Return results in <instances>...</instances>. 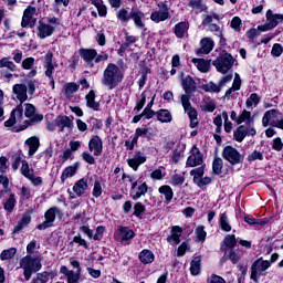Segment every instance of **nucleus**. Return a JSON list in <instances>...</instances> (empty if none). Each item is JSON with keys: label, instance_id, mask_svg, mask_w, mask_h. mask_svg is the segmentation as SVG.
<instances>
[{"label": "nucleus", "instance_id": "nucleus-1", "mask_svg": "<svg viewBox=\"0 0 283 283\" xmlns=\"http://www.w3.org/2000/svg\"><path fill=\"white\" fill-rule=\"evenodd\" d=\"M36 113V107L32 104H25L24 116L31 118L30 120H23V104H19L10 115V118L4 122V127H9L10 132L19 134V132H24L30 125L41 123L43 120V115Z\"/></svg>", "mask_w": 283, "mask_h": 283}, {"label": "nucleus", "instance_id": "nucleus-2", "mask_svg": "<svg viewBox=\"0 0 283 283\" xmlns=\"http://www.w3.org/2000/svg\"><path fill=\"white\" fill-rule=\"evenodd\" d=\"M123 78H125V76L120 67L114 63H108L103 72L101 83L108 90H116V87L123 83Z\"/></svg>", "mask_w": 283, "mask_h": 283}, {"label": "nucleus", "instance_id": "nucleus-3", "mask_svg": "<svg viewBox=\"0 0 283 283\" xmlns=\"http://www.w3.org/2000/svg\"><path fill=\"white\" fill-rule=\"evenodd\" d=\"M41 255L27 254L20 260V269H23L24 280L30 282L33 273H39L43 269Z\"/></svg>", "mask_w": 283, "mask_h": 283}, {"label": "nucleus", "instance_id": "nucleus-4", "mask_svg": "<svg viewBox=\"0 0 283 283\" xmlns=\"http://www.w3.org/2000/svg\"><path fill=\"white\" fill-rule=\"evenodd\" d=\"M235 63L233 55L227 51H222L219 56L212 62V65L216 66L217 72L220 74H227L229 70H232Z\"/></svg>", "mask_w": 283, "mask_h": 283}, {"label": "nucleus", "instance_id": "nucleus-5", "mask_svg": "<svg viewBox=\"0 0 283 283\" xmlns=\"http://www.w3.org/2000/svg\"><path fill=\"white\" fill-rule=\"evenodd\" d=\"M180 103L184 107V112L187 114L190 120L191 129H195V127H198V111L191 106V96L188 94H182L180 96Z\"/></svg>", "mask_w": 283, "mask_h": 283}, {"label": "nucleus", "instance_id": "nucleus-6", "mask_svg": "<svg viewBox=\"0 0 283 283\" xmlns=\"http://www.w3.org/2000/svg\"><path fill=\"white\" fill-rule=\"evenodd\" d=\"M54 60V51L49 50L46 54L44 55L43 60V67H44V74L49 78V84L51 85L52 90H54V69L59 67V64L53 62Z\"/></svg>", "mask_w": 283, "mask_h": 283}, {"label": "nucleus", "instance_id": "nucleus-7", "mask_svg": "<svg viewBox=\"0 0 283 283\" xmlns=\"http://www.w3.org/2000/svg\"><path fill=\"white\" fill-rule=\"evenodd\" d=\"M222 158L230 163V165H242L244 163V156L233 146H226L223 148Z\"/></svg>", "mask_w": 283, "mask_h": 283}, {"label": "nucleus", "instance_id": "nucleus-8", "mask_svg": "<svg viewBox=\"0 0 283 283\" xmlns=\"http://www.w3.org/2000/svg\"><path fill=\"white\" fill-rule=\"evenodd\" d=\"M157 7L159 10H155L150 14V20H153L154 23H163V21L170 19L171 15L169 13V6L167 4V1L158 2Z\"/></svg>", "mask_w": 283, "mask_h": 283}, {"label": "nucleus", "instance_id": "nucleus-9", "mask_svg": "<svg viewBox=\"0 0 283 283\" xmlns=\"http://www.w3.org/2000/svg\"><path fill=\"white\" fill-rule=\"evenodd\" d=\"M21 165L22 166L20 168V171L22 176H24V178L30 180L33 187H41V185H43V178L34 174V169L30 168V164H28L27 160H22Z\"/></svg>", "mask_w": 283, "mask_h": 283}, {"label": "nucleus", "instance_id": "nucleus-10", "mask_svg": "<svg viewBox=\"0 0 283 283\" xmlns=\"http://www.w3.org/2000/svg\"><path fill=\"white\" fill-rule=\"evenodd\" d=\"M190 176L193 177V182L197 187H205L207 185H211V177H202L205 176V166L199 168H195L190 171Z\"/></svg>", "mask_w": 283, "mask_h": 283}, {"label": "nucleus", "instance_id": "nucleus-11", "mask_svg": "<svg viewBox=\"0 0 283 283\" xmlns=\"http://www.w3.org/2000/svg\"><path fill=\"white\" fill-rule=\"evenodd\" d=\"M56 213H61L57 207L50 208L45 213V221L38 226L39 231H45V229H50L52 224H54V220H56Z\"/></svg>", "mask_w": 283, "mask_h": 283}, {"label": "nucleus", "instance_id": "nucleus-12", "mask_svg": "<svg viewBox=\"0 0 283 283\" xmlns=\"http://www.w3.org/2000/svg\"><path fill=\"white\" fill-rule=\"evenodd\" d=\"M134 230L129 229L128 227H119L115 232V240L122 244H129V242L134 240Z\"/></svg>", "mask_w": 283, "mask_h": 283}, {"label": "nucleus", "instance_id": "nucleus-13", "mask_svg": "<svg viewBox=\"0 0 283 283\" xmlns=\"http://www.w3.org/2000/svg\"><path fill=\"white\" fill-rule=\"evenodd\" d=\"M271 266V262L258 259L251 266V280L258 282V274L263 273Z\"/></svg>", "mask_w": 283, "mask_h": 283}, {"label": "nucleus", "instance_id": "nucleus-14", "mask_svg": "<svg viewBox=\"0 0 283 283\" xmlns=\"http://www.w3.org/2000/svg\"><path fill=\"white\" fill-rule=\"evenodd\" d=\"M148 190L149 187L147 186V182H143L138 186V181H134L130 188L132 200H140V198H143V196H145Z\"/></svg>", "mask_w": 283, "mask_h": 283}, {"label": "nucleus", "instance_id": "nucleus-15", "mask_svg": "<svg viewBox=\"0 0 283 283\" xmlns=\"http://www.w3.org/2000/svg\"><path fill=\"white\" fill-rule=\"evenodd\" d=\"M265 23L258 27L260 32H269L271 30H275L277 28V22L275 20V13L271 9H269L265 13Z\"/></svg>", "mask_w": 283, "mask_h": 283}, {"label": "nucleus", "instance_id": "nucleus-16", "mask_svg": "<svg viewBox=\"0 0 283 283\" xmlns=\"http://www.w3.org/2000/svg\"><path fill=\"white\" fill-rule=\"evenodd\" d=\"M87 189H90L87 179L82 178L74 184L73 192L70 191V198H72V200H74V198H81V196H83Z\"/></svg>", "mask_w": 283, "mask_h": 283}, {"label": "nucleus", "instance_id": "nucleus-17", "mask_svg": "<svg viewBox=\"0 0 283 283\" xmlns=\"http://www.w3.org/2000/svg\"><path fill=\"white\" fill-rule=\"evenodd\" d=\"M127 163H128V166L132 169H134V171H138V167L147 163V156H145V153H142L140 150H136L133 157L127 159Z\"/></svg>", "mask_w": 283, "mask_h": 283}, {"label": "nucleus", "instance_id": "nucleus-18", "mask_svg": "<svg viewBox=\"0 0 283 283\" xmlns=\"http://www.w3.org/2000/svg\"><path fill=\"white\" fill-rule=\"evenodd\" d=\"M78 54L83 59L86 67H94V61L96 59V49H80Z\"/></svg>", "mask_w": 283, "mask_h": 283}, {"label": "nucleus", "instance_id": "nucleus-19", "mask_svg": "<svg viewBox=\"0 0 283 283\" xmlns=\"http://www.w3.org/2000/svg\"><path fill=\"white\" fill-rule=\"evenodd\" d=\"M12 92L15 97L13 99L19 101L20 105H23L28 101V85L25 84H14Z\"/></svg>", "mask_w": 283, "mask_h": 283}, {"label": "nucleus", "instance_id": "nucleus-20", "mask_svg": "<svg viewBox=\"0 0 283 283\" xmlns=\"http://www.w3.org/2000/svg\"><path fill=\"white\" fill-rule=\"evenodd\" d=\"M88 151L93 154V156H102L103 154V139L98 135L92 136L88 142Z\"/></svg>", "mask_w": 283, "mask_h": 283}, {"label": "nucleus", "instance_id": "nucleus-21", "mask_svg": "<svg viewBox=\"0 0 283 283\" xmlns=\"http://www.w3.org/2000/svg\"><path fill=\"white\" fill-rule=\"evenodd\" d=\"M202 164V153L198 149L197 146H193L190 156L187 158L186 166L187 167H198Z\"/></svg>", "mask_w": 283, "mask_h": 283}, {"label": "nucleus", "instance_id": "nucleus-22", "mask_svg": "<svg viewBox=\"0 0 283 283\" xmlns=\"http://www.w3.org/2000/svg\"><path fill=\"white\" fill-rule=\"evenodd\" d=\"M55 125L59 128V132H65V129H73L74 119L70 118L66 115H60L55 118Z\"/></svg>", "mask_w": 283, "mask_h": 283}, {"label": "nucleus", "instance_id": "nucleus-23", "mask_svg": "<svg viewBox=\"0 0 283 283\" xmlns=\"http://www.w3.org/2000/svg\"><path fill=\"white\" fill-rule=\"evenodd\" d=\"M54 34V25H50L44 21L38 22V33L39 39H48V36H52Z\"/></svg>", "mask_w": 283, "mask_h": 283}, {"label": "nucleus", "instance_id": "nucleus-24", "mask_svg": "<svg viewBox=\"0 0 283 283\" xmlns=\"http://www.w3.org/2000/svg\"><path fill=\"white\" fill-rule=\"evenodd\" d=\"M60 273L65 275L67 283H78L81 282V272H74L73 270L67 269V266L62 265L60 268Z\"/></svg>", "mask_w": 283, "mask_h": 283}, {"label": "nucleus", "instance_id": "nucleus-25", "mask_svg": "<svg viewBox=\"0 0 283 283\" xmlns=\"http://www.w3.org/2000/svg\"><path fill=\"white\" fill-rule=\"evenodd\" d=\"M25 147L29 148V157L32 158L41 147V140L36 136H32L24 142Z\"/></svg>", "mask_w": 283, "mask_h": 283}, {"label": "nucleus", "instance_id": "nucleus-26", "mask_svg": "<svg viewBox=\"0 0 283 283\" xmlns=\"http://www.w3.org/2000/svg\"><path fill=\"white\" fill-rule=\"evenodd\" d=\"M130 19H133L134 23H135V28H137V30H146L145 28V22H143V20L145 19V13H143V11L138 10V9H133L130 11Z\"/></svg>", "mask_w": 283, "mask_h": 283}, {"label": "nucleus", "instance_id": "nucleus-27", "mask_svg": "<svg viewBox=\"0 0 283 283\" xmlns=\"http://www.w3.org/2000/svg\"><path fill=\"white\" fill-rule=\"evenodd\" d=\"M85 101H86V107H88V109H93V112H101V103L96 102V92L91 90L85 95Z\"/></svg>", "mask_w": 283, "mask_h": 283}, {"label": "nucleus", "instance_id": "nucleus-28", "mask_svg": "<svg viewBox=\"0 0 283 283\" xmlns=\"http://www.w3.org/2000/svg\"><path fill=\"white\" fill-rule=\"evenodd\" d=\"M238 244V240H235V234H227L221 242V251L227 252L233 249H235V245Z\"/></svg>", "mask_w": 283, "mask_h": 283}, {"label": "nucleus", "instance_id": "nucleus-29", "mask_svg": "<svg viewBox=\"0 0 283 283\" xmlns=\"http://www.w3.org/2000/svg\"><path fill=\"white\" fill-rule=\"evenodd\" d=\"M199 54H210L216 45L211 38H203L200 41Z\"/></svg>", "mask_w": 283, "mask_h": 283}, {"label": "nucleus", "instance_id": "nucleus-30", "mask_svg": "<svg viewBox=\"0 0 283 283\" xmlns=\"http://www.w3.org/2000/svg\"><path fill=\"white\" fill-rule=\"evenodd\" d=\"M32 213H34L33 208H29L25 210V212L22 216L21 221L15 227V231H21V229H23L24 227H28V224H30V222H32Z\"/></svg>", "mask_w": 283, "mask_h": 283}, {"label": "nucleus", "instance_id": "nucleus-31", "mask_svg": "<svg viewBox=\"0 0 283 283\" xmlns=\"http://www.w3.org/2000/svg\"><path fill=\"white\" fill-rule=\"evenodd\" d=\"M182 235V228L179 226H174L171 228V234L167 238V241L170 244H180V238Z\"/></svg>", "mask_w": 283, "mask_h": 283}, {"label": "nucleus", "instance_id": "nucleus-32", "mask_svg": "<svg viewBox=\"0 0 283 283\" xmlns=\"http://www.w3.org/2000/svg\"><path fill=\"white\" fill-rule=\"evenodd\" d=\"M138 259L142 262V264H151V262L156 260V256L154 255V252H151V250L145 249L142 252H139Z\"/></svg>", "mask_w": 283, "mask_h": 283}, {"label": "nucleus", "instance_id": "nucleus-33", "mask_svg": "<svg viewBox=\"0 0 283 283\" xmlns=\"http://www.w3.org/2000/svg\"><path fill=\"white\" fill-rule=\"evenodd\" d=\"M187 32H189V22H179L175 25V35L177 39H185Z\"/></svg>", "mask_w": 283, "mask_h": 283}, {"label": "nucleus", "instance_id": "nucleus-34", "mask_svg": "<svg viewBox=\"0 0 283 283\" xmlns=\"http://www.w3.org/2000/svg\"><path fill=\"white\" fill-rule=\"evenodd\" d=\"M158 191L161 198H165L166 205H169L174 200V190L168 185L159 187Z\"/></svg>", "mask_w": 283, "mask_h": 283}, {"label": "nucleus", "instance_id": "nucleus-35", "mask_svg": "<svg viewBox=\"0 0 283 283\" xmlns=\"http://www.w3.org/2000/svg\"><path fill=\"white\" fill-rule=\"evenodd\" d=\"M277 114H279L277 109H270L265 112L262 118L263 127H269V125H271V123H273V120L277 118Z\"/></svg>", "mask_w": 283, "mask_h": 283}, {"label": "nucleus", "instance_id": "nucleus-36", "mask_svg": "<svg viewBox=\"0 0 283 283\" xmlns=\"http://www.w3.org/2000/svg\"><path fill=\"white\" fill-rule=\"evenodd\" d=\"M14 207H17V196L11 193L9 198H7L3 202V209L7 213H12L14 211Z\"/></svg>", "mask_w": 283, "mask_h": 283}, {"label": "nucleus", "instance_id": "nucleus-37", "mask_svg": "<svg viewBox=\"0 0 283 283\" xmlns=\"http://www.w3.org/2000/svg\"><path fill=\"white\" fill-rule=\"evenodd\" d=\"M35 9L32 7H29L28 9L24 10L21 25L22 28H28L32 21V17H34Z\"/></svg>", "mask_w": 283, "mask_h": 283}, {"label": "nucleus", "instance_id": "nucleus-38", "mask_svg": "<svg viewBox=\"0 0 283 283\" xmlns=\"http://www.w3.org/2000/svg\"><path fill=\"white\" fill-rule=\"evenodd\" d=\"M192 63H195L197 70H199V72H203L207 73L209 72L210 67H211V63H209V61L205 60V59H192Z\"/></svg>", "mask_w": 283, "mask_h": 283}, {"label": "nucleus", "instance_id": "nucleus-39", "mask_svg": "<svg viewBox=\"0 0 283 283\" xmlns=\"http://www.w3.org/2000/svg\"><path fill=\"white\" fill-rule=\"evenodd\" d=\"M202 264L201 256H195L190 263V273L191 275H200V269Z\"/></svg>", "mask_w": 283, "mask_h": 283}, {"label": "nucleus", "instance_id": "nucleus-40", "mask_svg": "<svg viewBox=\"0 0 283 283\" xmlns=\"http://www.w3.org/2000/svg\"><path fill=\"white\" fill-rule=\"evenodd\" d=\"M182 88L185 90L186 94H191L196 90V81H193V77L186 76L182 80Z\"/></svg>", "mask_w": 283, "mask_h": 283}, {"label": "nucleus", "instance_id": "nucleus-41", "mask_svg": "<svg viewBox=\"0 0 283 283\" xmlns=\"http://www.w3.org/2000/svg\"><path fill=\"white\" fill-rule=\"evenodd\" d=\"M245 123L247 125H253V118L251 117V112L243 109L238 116V125H242Z\"/></svg>", "mask_w": 283, "mask_h": 283}, {"label": "nucleus", "instance_id": "nucleus-42", "mask_svg": "<svg viewBox=\"0 0 283 283\" xmlns=\"http://www.w3.org/2000/svg\"><path fill=\"white\" fill-rule=\"evenodd\" d=\"M157 120H159L160 123H171V120H174V117L169 109H159L157 112Z\"/></svg>", "mask_w": 283, "mask_h": 283}, {"label": "nucleus", "instance_id": "nucleus-43", "mask_svg": "<svg viewBox=\"0 0 283 283\" xmlns=\"http://www.w3.org/2000/svg\"><path fill=\"white\" fill-rule=\"evenodd\" d=\"M219 224L221 231H224L226 233H229V231H231V223L229 222V217H227L226 212L220 214Z\"/></svg>", "mask_w": 283, "mask_h": 283}, {"label": "nucleus", "instance_id": "nucleus-44", "mask_svg": "<svg viewBox=\"0 0 283 283\" xmlns=\"http://www.w3.org/2000/svg\"><path fill=\"white\" fill-rule=\"evenodd\" d=\"M81 88L80 84H76L74 82H70L64 85V94L70 98L73 94H76V91Z\"/></svg>", "mask_w": 283, "mask_h": 283}, {"label": "nucleus", "instance_id": "nucleus-45", "mask_svg": "<svg viewBox=\"0 0 283 283\" xmlns=\"http://www.w3.org/2000/svg\"><path fill=\"white\" fill-rule=\"evenodd\" d=\"M258 105H260V96H258L256 93H252L245 101V106L248 109H251L253 107H258Z\"/></svg>", "mask_w": 283, "mask_h": 283}, {"label": "nucleus", "instance_id": "nucleus-46", "mask_svg": "<svg viewBox=\"0 0 283 283\" xmlns=\"http://www.w3.org/2000/svg\"><path fill=\"white\" fill-rule=\"evenodd\" d=\"M224 167V161H222V158L216 157L212 163V171L217 176H220L222 174V168Z\"/></svg>", "mask_w": 283, "mask_h": 283}, {"label": "nucleus", "instance_id": "nucleus-47", "mask_svg": "<svg viewBox=\"0 0 283 283\" xmlns=\"http://www.w3.org/2000/svg\"><path fill=\"white\" fill-rule=\"evenodd\" d=\"M117 19L120 23H128L129 19H132V12L127 11V9H119L117 12Z\"/></svg>", "mask_w": 283, "mask_h": 283}, {"label": "nucleus", "instance_id": "nucleus-48", "mask_svg": "<svg viewBox=\"0 0 283 283\" xmlns=\"http://www.w3.org/2000/svg\"><path fill=\"white\" fill-rule=\"evenodd\" d=\"M76 174V166L66 167L61 175V182H65L67 178H72Z\"/></svg>", "mask_w": 283, "mask_h": 283}, {"label": "nucleus", "instance_id": "nucleus-49", "mask_svg": "<svg viewBox=\"0 0 283 283\" xmlns=\"http://www.w3.org/2000/svg\"><path fill=\"white\" fill-rule=\"evenodd\" d=\"M17 255V248H9L7 250H3L0 253V260L6 261V260H12Z\"/></svg>", "mask_w": 283, "mask_h": 283}, {"label": "nucleus", "instance_id": "nucleus-50", "mask_svg": "<svg viewBox=\"0 0 283 283\" xmlns=\"http://www.w3.org/2000/svg\"><path fill=\"white\" fill-rule=\"evenodd\" d=\"M50 282V273L48 272H41L35 275V277L32 279L31 283H48Z\"/></svg>", "mask_w": 283, "mask_h": 283}, {"label": "nucleus", "instance_id": "nucleus-51", "mask_svg": "<svg viewBox=\"0 0 283 283\" xmlns=\"http://www.w3.org/2000/svg\"><path fill=\"white\" fill-rule=\"evenodd\" d=\"M188 6L189 8H193V10H199V12H205V10H207V6L202 3V0H189Z\"/></svg>", "mask_w": 283, "mask_h": 283}, {"label": "nucleus", "instance_id": "nucleus-52", "mask_svg": "<svg viewBox=\"0 0 283 283\" xmlns=\"http://www.w3.org/2000/svg\"><path fill=\"white\" fill-rule=\"evenodd\" d=\"M203 91L205 92L214 93V94H220L222 88L220 87V84H216L213 82H209L208 84L203 85Z\"/></svg>", "mask_w": 283, "mask_h": 283}, {"label": "nucleus", "instance_id": "nucleus-53", "mask_svg": "<svg viewBox=\"0 0 283 283\" xmlns=\"http://www.w3.org/2000/svg\"><path fill=\"white\" fill-rule=\"evenodd\" d=\"M234 140H237V143H242V140H244V138H247V134L244 133V125H241L237 128V130L233 134Z\"/></svg>", "mask_w": 283, "mask_h": 283}, {"label": "nucleus", "instance_id": "nucleus-54", "mask_svg": "<svg viewBox=\"0 0 283 283\" xmlns=\"http://www.w3.org/2000/svg\"><path fill=\"white\" fill-rule=\"evenodd\" d=\"M243 220H244V222H247V224H251V226L258 224V226L262 227V226L266 224L265 220H258V219L253 218V216H251V214H247L243 218Z\"/></svg>", "mask_w": 283, "mask_h": 283}, {"label": "nucleus", "instance_id": "nucleus-55", "mask_svg": "<svg viewBox=\"0 0 283 283\" xmlns=\"http://www.w3.org/2000/svg\"><path fill=\"white\" fill-rule=\"evenodd\" d=\"M230 28H232L234 32H242V19H240V17L232 18Z\"/></svg>", "mask_w": 283, "mask_h": 283}, {"label": "nucleus", "instance_id": "nucleus-56", "mask_svg": "<svg viewBox=\"0 0 283 283\" xmlns=\"http://www.w3.org/2000/svg\"><path fill=\"white\" fill-rule=\"evenodd\" d=\"M198 242H205L207 240V231L203 226H198L195 230Z\"/></svg>", "mask_w": 283, "mask_h": 283}, {"label": "nucleus", "instance_id": "nucleus-57", "mask_svg": "<svg viewBox=\"0 0 283 283\" xmlns=\"http://www.w3.org/2000/svg\"><path fill=\"white\" fill-rule=\"evenodd\" d=\"M92 196L93 198H101V196H103V186L101 185V181L96 180L94 182Z\"/></svg>", "mask_w": 283, "mask_h": 283}, {"label": "nucleus", "instance_id": "nucleus-58", "mask_svg": "<svg viewBox=\"0 0 283 283\" xmlns=\"http://www.w3.org/2000/svg\"><path fill=\"white\" fill-rule=\"evenodd\" d=\"M223 253L232 262V264H238L239 260H241L240 254H238L234 250H229Z\"/></svg>", "mask_w": 283, "mask_h": 283}, {"label": "nucleus", "instance_id": "nucleus-59", "mask_svg": "<svg viewBox=\"0 0 283 283\" xmlns=\"http://www.w3.org/2000/svg\"><path fill=\"white\" fill-rule=\"evenodd\" d=\"M255 160H264V154H262V151L254 150L248 155V163H255Z\"/></svg>", "mask_w": 283, "mask_h": 283}, {"label": "nucleus", "instance_id": "nucleus-60", "mask_svg": "<svg viewBox=\"0 0 283 283\" xmlns=\"http://www.w3.org/2000/svg\"><path fill=\"white\" fill-rule=\"evenodd\" d=\"M145 103H147V92H143L140 94V98L137 101V104L134 108L135 112H140L143 107H145Z\"/></svg>", "mask_w": 283, "mask_h": 283}, {"label": "nucleus", "instance_id": "nucleus-61", "mask_svg": "<svg viewBox=\"0 0 283 283\" xmlns=\"http://www.w3.org/2000/svg\"><path fill=\"white\" fill-rule=\"evenodd\" d=\"M170 185H172V187H180V185H185V177L181 175H174L170 179Z\"/></svg>", "mask_w": 283, "mask_h": 283}, {"label": "nucleus", "instance_id": "nucleus-62", "mask_svg": "<svg viewBox=\"0 0 283 283\" xmlns=\"http://www.w3.org/2000/svg\"><path fill=\"white\" fill-rule=\"evenodd\" d=\"M166 174L163 171V168H158L151 171L150 178L153 180H163L165 178Z\"/></svg>", "mask_w": 283, "mask_h": 283}, {"label": "nucleus", "instance_id": "nucleus-63", "mask_svg": "<svg viewBox=\"0 0 283 283\" xmlns=\"http://www.w3.org/2000/svg\"><path fill=\"white\" fill-rule=\"evenodd\" d=\"M208 30L210 32H213L216 36L222 40V29L220 28V25L216 23L209 24Z\"/></svg>", "mask_w": 283, "mask_h": 283}, {"label": "nucleus", "instance_id": "nucleus-64", "mask_svg": "<svg viewBox=\"0 0 283 283\" xmlns=\"http://www.w3.org/2000/svg\"><path fill=\"white\" fill-rule=\"evenodd\" d=\"M272 149H274V151H282L283 149L282 138L276 137L272 140Z\"/></svg>", "mask_w": 283, "mask_h": 283}]
</instances>
